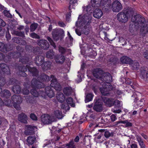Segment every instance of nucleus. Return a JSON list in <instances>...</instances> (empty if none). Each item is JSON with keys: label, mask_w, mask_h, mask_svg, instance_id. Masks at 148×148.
Returning <instances> with one entry per match:
<instances>
[{"label": "nucleus", "mask_w": 148, "mask_h": 148, "mask_svg": "<svg viewBox=\"0 0 148 148\" xmlns=\"http://www.w3.org/2000/svg\"><path fill=\"white\" fill-rule=\"evenodd\" d=\"M92 8L90 6H87L84 8L83 12L84 15L82 18L81 16H79L78 21L76 23V25H78V24L80 27L84 26V29H86L83 33L85 34H88V29L86 28V26L88 25L91 22V13Z\"/></svg>", "instance_id": "obj_1"}, {"label": "nucleus", "mask_w": 148, "mask_h": 148, "mask_svg": "<svg viewBox=\"0 0 148 148\" xmlns=\"http://www.w3.org/2000/svg\"><path fill=\"white\" fill-rule=\"evenodd\" d=\"M10 95V93L9 90H5L3 91L1 94V95L2 97H4V101H2L0 98V106L5 105L9 106L13 103L14 108L17 110H19L20 108L19 105H16L15 103L19 104L22 101L21 97L16 95H14L12 97V100L10 101L8 99Z\"/></svg>", "instance_id": "obj_2"}, {"label": "nucleus", "mask_w": 148, "mask_h": 148, "mask_svg": "<svg viewBox=\"0 0 148 148\" xmlns=\"http://www.w3.org/2000/svg\"><path fill=\"white\" fill-rule=\"evenodd\" d=\"M102 80L106 82L102 83V87L100 88V90L103 95L107 96L109 94V91L113 89L110 83L112 81V78L109 73H104Z\"/></svg>", "instance_id": "obj_3"}, {"label": "nucleus", "mask_w": 148, "mask_h": 148, "mask_svg": "<svg viewBox=\"0 0 148 148\" xmlns=\"http://www.w3.org/2000/svg\"><path fill=\"white\" fill-rule=\"evenodd\" d=\"M32 87L33 88L31 91V93L34 97H38V95H40L43 97L45 95V93L41 91H40L38 92L35 89V88H42L44 86V84L42 82L39 81H38L36 80V78H34L32 81Z\"/></svg>", "instance_id": "obj_4"}, {"label": "nucleus", "mask_w": 148, "mask_h": 148, "mask_svg": "<svg viewBox=\"0 0 148 148\" xmlns=\"http://www.w3.org/2000/svg\"><path fill=\"white\" fill-rule=\"evenodd\" d=\"M133 11L129 9L124 10L117 14V18L119 21L125 23L127 22L128 18L133 16Z\"/></svg>", "instance_id": "obj_5"}, {"label": "nucleus", "mask_w": 148, "mask_h": 148, "mask_svg": "<svg viewBox=\"0 0 148 148\" xmlns=\"http://www.w3.org/2000/svg\"><path fill=\"white\" fill-rule=\"evenodd\" d=\"M141 95V93L138 92L136 91L133 93L132 97V99L134 100V107L138 108L139 107L143 106L145 102L144 98H141L138 101L139 98Z\"/></svg>", "instance_id": "obj_6"}, {"label": "nucleus", "mask_w": 148, "mask_h": 148, "mask_svg": "<svg viewBox=\"0 0 148 148\" xmlns=\"http://www.w3.org/2000/svg\"><path fill=\"white\" fill-rule=\"evenodd\" d=\"M111 8L114 12H118L122 9L121 3L118 1H115L112 3Z\"/></svg>", "instance_id": "obj_7"}, {"label": "nucleus", "mask_w": 148, "mask_h": 148, "mask_svg": "<svg viewBox=\"0 0 148 148\" xmlns=\"http://www.w3.org/2000/svg\"><path fill=\"white\" fill-rule=\"evenodd\" d=\"M51 78L52 79L51 86L53 88L56 90L58 91H60L61 90V87L60 84L57 81L56 78L53 75H51Z\"/></svg>", "instance_id": "obj_8"}, {"label": "nucleus", "mask_w": 148, "mask_h": 148, "mask_svg": "<svg viewBox=\"0 0 148 148\" xmlns=\"http://www.w3.org/2000/svg\"><path fill=\"white\" fill-rule=\"evenodd\" d=\"M95 104L93 106V109L97 112H101L103 110L102 103L100 102V100L96 98L94 100Z\"/></svg>", "instance_id": "obj_9"}, {"label": "nucleus", "mask_w": 148, "mask_h": 148, "mask_svg": "<svg viewBox=\"0 0 148 148\" xmlns=\"http://www.w3.org/2000/svg\"><path fill=\"white\" fill-rule=\"evenodd\" d=\"M107 0H91V4L92 7H99L105 6Z\"/></svg>", "instance_id": "obj_10"}, {"label": "nucleus", "mask_w": 148, "mask_h": 148, "mask_svg": "<svg viewBox=\"0 0 148 148\" xmlns=\"http://www.w3.org/2000/svg\"><path fill=\"white\" fill-rule=\"evenodd\" d=\"M41 122L44 124L50 123L53 121L51 117L48 114H43L41 117Z\"/></svg>", "instance_id": "obj_11"}, {"label": "nucleus", "mask_w": 148, "mask_h": 148, "mask_svg": "<svg viewBox=\"0 0 148 148\" xmlns=\"http://www.w3.org/2000/svg\"><path fill=\"white\" fill-rule=\"evenodd\" d=\"M51 116L53 121L56 118L61 119L63 117L61 111L59 110H55L53 112Z\"/></svg>", "instance_id": "obj_12"}, {"label": "nucleus", "mask_w": 148, "mask_h": 148, "mask_svg": "<svg viewBox=\"0 0 148 148\" xmlns=\"http://www.w3.org/2000/svg\"><path fill=\"white\" fill-rule=\"evenodd\" d=\"M103 73V71L100 69H96L93 72V75L95 77L101 80H102Z\"/></svg>", "instance_id": "obj_13"}, {"label": "nucleus", "mask_w": 148, "mask_h": 148, "mask_svg": "<svg viewBox=\"0 0 148 148\" xmlns=\"http://www.w3.org/2000/svg\"><path fill=\"white\" fill-rule=\"evenodd\" d=\"M37 129L36 127L32 125H27L25 133L26 135H28L33 134L35 130Z\"/></svg>", "instance_id": "obj_14"}, {"label": "nucleus", "mask_w": 148, "mask_h": 148, "mask_svg": "<svg viewBox=\"0 0 148 148\" xmlns=\"http://www.w3.org/2000/svg\"><path fill=\"white\" fill-rule=\"evenodd\" d=\"M64 32L62 29L55 30L52 32L53 38L55 40L57 41L59 39L60 35L63 34Z\"/></svg>", "instance_id": "obj_15"}, {"label": "nucleus", "mask_w": 148, "mask_h": 148, "mask_svg": "<svg viewBox=\"0 0 148 148\" xmlns=\"http://www.w3.org/2000/svg\"><path fill=\"white\" fill-rule=\"evenodd\" d=\"M38 44L43 49H47L49 48V44L47 41L45 40H39L38 42Z\"/></svg>", "instance_id": "obj_16"}, {"label": "nucleus", "mask_w": 148, "mask_h": 148, "mask_svg": "<svg viewBox=\"0 0 148 148\" xmlns=\"http://www.w3.org/2000/svg\"><path fill=\"white\" fill-rule=\"evenodd\" d=\"M102 99L103 101L107 106L110 107L113 105V99H109L105 97H102Z\"/></svg>", "instance_id": "obj_17"}, {"label": "nucleus", "mask_w": 148, "mask_h": 148, "mask_svg": "<svg viewBox=\"0 0 148 148\" xmlns=\"http://www.w3.org/2000/svg\"><path fill=\"white\" fill-rule=\"evenodd\" d=\"M103 13L102 10L99 9H96L93 14L94 17L97 18H100L103 15Z\"/></svg>", "instance_id": "obj_18"}, {"label": "nucleus", "mask_w": 148, "mask_h": 148, "mask_svg": "<svg viewBox=\"0 0 148 148\" xmlns=\"http://www.w3.org/2000/svg\"><path fill=\"white\" fill-rule=\"evenodd\" d=\"M44 60V57L40 55L36 57V59L35 60V63L37 65L39 66L42 65V66L43 65L42 64Z\"/></svg>", "instance_id": "obj_19"}, {"label": "nucleus", "mask_w": 148, "mask_h": 148, "mask_svg": "<svg viewBox=\"0 0 148 148\" xmlns=\"http://www.w3.org/2000/svg\"><path fill=\"white\" fill-rule=\"evenodd\" d=\"M45 91L46 94L50 98H52L54 96V92L49 86L46 87Z\"/></svg>", "instance_id": "obj_20"}, {"label": "nucleus", "mask_w": 148, "mask_h": 148, "mask_svg": "<svg viewBox=\"0 0 148 148\" xmlns=\"http://www.w3.org/2000/svg\"><path fill=\"white\" fill-rule=\"evenodd\" d=\"M132 21L135 22H138V23L140 22L144 23L145 21V19L143 18H142L139 15H136L134 16L132 18Z\"/></svg>", "instance_id": "obj_21"}, {"label": "nucleus", "mask_w": 148, "mask_h": 148, "mask_svg": "<svg viewBox=\"0 0 148 148\" xmlns=\"http://www.w3.org/2000/svg\"><path fill=\"white\" fill-rule=\"evenodd\" d=\"M18 119V121L21 122L25 123H27V116L23 113H22L19 115Z\"/></svg>", "instance_id": "obj_22"}, {"label": "nucleus", "mask_w": 148, "mask_h": 148, "mask_svg": "<svg viewBox=\"0 0 148 148\" xmlns=\"http://www.w3.org/2000/svg\"><path fill=\"white\" fill-rule=\"evenodd\" d=\"M1 69L3 72L7 74H8L10 73L9 67L4 63H2L0 64Z\"/></svg>", "instance_id": "obj_23"}, {"label": "nucleus", "mask_w": 148, "mask_h": 148, "mask_svg": "<svg viewBox=\"0 0 148 148\" xmlns=\"http://www.w3.org/2000/svg\"><path fill=\"white\" fill-rule=\"evenodd\" d=\"M55 59L57 63H62L65 60V58L64 56L57 55L55 56Z\"/></svg>", "instance_id": "obj_24"}, {"label": "nucleus", "mask_w": 148, "mask_h": 148, "mask_svg": "<svg viewBox=\"0 0 148 148\" xmlns=\"http://www.w3.org/2000/svg\"><path fill=\"white\" fill-rule=\"evenodd\" d=\"M56 97L58 100L60 102L64 101L65 100V97L62 93H58L56 95Z\"/></svg>", "instance_id": "obj_25"}, {"label": "nucleus", "mask_w": 148, "mask_h": 148, "mask_svg": "<svg viewBox=\"0 0 148 148\" xmlns=\"http://www.w3.org/2000/svg\"><path fill=\"white\" fill-rule=\"evenodd\" d=\"M141 74L144 79L148 81V71H147L146 69L142 68L141 70Z\"/></svg>", "instance_id": "obj_26"}, {"label": "nucleus", "mask_w": 148, "mask_h": 148, "mask_svg": "<svg viewBox=\"0 0 148 148\" xmlns=\"http://www.w3.org/2000/svg\"><path fill=\"white\" fill-rule=\"evenodd\" d=\"M130 65L131 68L133 70H136L139 68V64L137 62H132Z\"/></svg>", "instance_id": "obj_27"}, {"label": "nucleus", "mask_w": 148, "mask_h": 148, "mask_svg": "<svg viewBox=\"0 0 148 148\" xmlns=\"http://www.w3.org/2000/svg\"><path fill=\"white\" fill-rule=\"evenodd\" d=\"M36 139V138L34 136H32L28 137L27 140V142L29 144L32 145L35 142Z\"/></svg>", "instance_id": "obj_28"}, {"label": "nucleus", "mask_w": 148, "mask_h": 148, "mask_svg": "<svg viewBox=\"0 0 148 148\" xmlns=\"http://www.w3.org/2000/svg\"><path fill=\"white\" fill-rule=\"evenodd\" d=\"M72 90L71 87H68L65 88L63 90L64 93L66 95H70L72 92Z\"/></svg>", "instance_id": "obj_29"}, {"label": "nucleus", "mask_w": 148, "mask_h": 148, "mask_svg": "<svg viewBox=\"0 0 148 148\" xmlns=\"http://www.w3.org/2000/svg\"><path fill=\"white\" fill-rule=\"evenodd\" d=\"M77 0H71L70 2V5L69 9L71 10L72 8H74L75 5H77Z\"/></svg>", "instance_id": "obj_30"}, {"label": "nucleus", "mask_w": 148, "mask_h": 148, "mask_svg": "<svg viewBox=\"0 0 148 148\" xmlns=\"http://www.w3.org/2000/svg\"><path fill=\"white\" fill-rule=\"evenodd\" d=\"M121 61L123 64H127L130 62L131 60L130 58L127 56H123L121 58Z\"/></svg>", "instance_id": "obj_31"}, {"label": "nucleus", "mask_w": 148, "mask_h": 148, "mask_svg": "<svg viewBox=\"0 0 148 148\" xmlns=\"http://www.w3.org/2000/svg\"><path fill=\"white\" fill-rule=\"evenodd\" d=\"M54 53L53 50H50L46 53V57L47 58H53L54 56Z\"/></svg>", "instance_id": "obj_32"}, {"label": "nucleus", "mask_w": 148, "mask_h": 148, "mask_svg": "<svg viewBox=\"0 0 148 148\" xmlns=\"http://www.w3.org/2000/svg\"><path fill=\"white\" fill-rule=\"evenodd\" d=\"M93 96V95L92 93H89L87 94L85 98V102L86 103L91 101L92 99Z\"/></svg>", "instance_id": "obj_33"}, {"label": "nucleus", "mask_w": 148, "mask_h": 148, "mask_svg": "<svg viewBox=\"0 0 148 148\" xmlns=\"http://www.w3.org/2000/svg\"><path fill=\"white\" fill-rule=\"evenodd\" d=\"M66 101L68 105H70L71 107H74L75 105L73 101V99L71 97H68L66 99Z\"/></svg>", "instance_id": "obj_34"}, {"label": "nucleus", "mask_w": 148, "mask_h": 148, "mask_svg": "<svg viewBox=\"0 0 148 148\" xmlns=\"http://www.w3.org/2000/svg\"><path fill=\"white\" fill-rule=\"evenodd\" d=\"M27 68L29 71L32 73L33 75L36 76L38 74V71L36 68L31 67H27Z\"/></svg>", "instance_id": "obj_35"}, {"label": "nucleus", "mask_w": 148, "mask_h": 148, "mask_svg": "<svg viewBox=\"0 0 148 148\" xmlns=\"http://www.w3.org/2000/svg\"><path fill=\"white\" fill-rule=\"evenodd\" d=\"M10 50L6 47L4 44L0 42V51L5 52L6 51H8Z\"/></svg>", "instance_id": "obj_36"}, {"label": "nucleus", "mask_w": 148, "mask_h": 148, "mask_svg": "<svg viewBox=\"0 0 148 148\" xmlns=\"http://www.w3.org/2000/svg\"><path fill=\"white\" fill-rule=\"evenodd\" d=\"M12 89L14 92L16 93H19L21 91V88L19 85L14 86Z\"/></svg>", "instance_id": "obj_37"}, {"label": "nucleus", "mask_w": 148, "mask_h": 148, "mask_svg": "<svg viewBox=\"0 0 148 148\" xmlns=\"http://www.w3.org/2000/svg\"><path fill=\"white\" fill-rule=\"evenodd\" d=\"M51 63L49 61L46 62L44 63V67L43 69L44 70H47L50 69Z\"/></svg>", "instance_id": "obj_38"}, {"label": "nucleus", "mask_w": 148, "mask_h": 148, "mask_svg": "<svg viewBox=\"0 0 148 148\" xmlns=\"http://www.w3.org/2000/svg\"><path fill=\"white\" fill-rule=\"evenodd\" d=\"M61 108L62 109L66 111L69 110V105L66 103H64L62 104L61 105Z\"/></svg>", "instance_id": "obj_39"}, {"label": "nucleus", "mask_w": 148, "mask_h": 148, "mask_svg": "<svg viewBox=\"0 0 148 148\" xmlns=\"http://www.w3.org/2000/svg\"><path fill=\"white\" fill-rule=\"evenodd\" d=\"M113 105H114L115 107L119 108L120 107L122 106V103L118 100H116L114 101V100Z\"/></svg>", "instance_id": "obj_40"}, {"label": "nucleus", "mask_w": 148, "mask_h": 148, "mask_svg": "<svg viewBox=\"0 0 148 148\" xmlns=\"http://www.w3.org/2000/svg\"><path fill=\"white\" fill-rule=\"evenodd\" d=\"M41 80L42 81H48L50 80V78L49 76L46 75L44 74L40 77Z\"/></svg>", "instance_id": "obj_41"}, {"label": "nucleus", "mask_w": 148, "mask_h": 148, "mask_svg": "<svg viewBox=\"0 0 148 148\" xmlns=\"http://www.w3.org/2000/svg\"><path fill=\"white\" fill-rule=\"evenodd\" d=\"M5 80L3 78L0 77V87L4 85L5 84ZM2 91V89L0 87V93Z\"/></svg>", "instance_id": "obj_42"}, {"label": "nucleus", "mask_w": 148, "mask_h": 148, "mask_svg": "<svg viewBox=\"0 0 148 148\" xmlns=\"http://www.w3.org/2000/svg\"><path fill=\"white\" fill-rule=\"evenodd\" d=\"M38 24L37 23H33L30 26V30L31 31H34L38 27Z\"/></svg>", "instance_id": "obj_43"}, {"label": "nucleus", "mask_w": 148, "mask_h": 148, "mask_svg": "<svg viewBox=\"0 0 148 148\" xmlns=\"http://www.w3.org/2000/svg\"><path fill=\"white\" fill-rule=\"evenodd\" d=\"M47 38L48 40L50 42L51 45H52L53 47H54V48H55L56 47V46L55 43L53 41V40L51 39V38H50L49 37H48Z\"/></svg>", "instance_id": "obj_44"}, {"label": "nucleus", "mask_w": 148, "mask_h": 148, "mask_svg": "<svg viewBox=\"0 0 148 148\" xmlns=\"http://www.w3.org/2000/svg\"><path fill=\"white\" fill-rule=\"evenodd\" d=\"M7 58H8L7 56L6 57H5L4 56H3V54L0 53V60H3L5 61L6 60H7Z\"/></svg>", "instance_id": "obj_45"}, {"label": "nucleus", "mask_w": 148, "mask_h": 148, "mask_svg": "<svg viewBox=\"0 0 148 148\" xmlns=\"http://www.w3.org/2000/svg\"><path fill=\"white\" fill-rule=\"evenodd\" d=\"M30 36L32 38L37 39L39 38V36L36 34L34 33H33L30 34Z\"/></svg>", "instance_id": "obj_46"}, {"label": "nucleus", "mask_w": 148, "mask_h": 148, "mask_svg": "<svg viewBox=\"0 0 148 148\" xmlns=\"http://www.w3.org/2000/svg\"><path fill=\"white\" fill-rule=\"evenodd\" d=\"M68 148H75L74 145H73V141L71 142L67 145Z\"/></svg>", "instance_id": "obj_47"}, {"label": "nucleus", "mask_w": 148, "mask_h": 148, "mask_svg": "<svg viewBox=\"0 0 148 148\" xmlns=\"http://www.w3.org/2000/svg\"><path fill=\"white\" fill-rule=\"evenodd\" d=\"M4 15L8 17H10L11 15L9 12L7 10H4L3 12Z\"/></svg>", "instance_id": "obj_48"}, {"label": "nucleus", "mask_w": 148, "mask_h": 148, "mask_svg": "<svg viewBox=\"0 0 148 148\" xmlns=\"http://www.w3.org/2000/svg\"><path fill=\"white\" fill-rule=\"evenodd\" d=\"M30 117L32 119L34 120H37V117L34 114L32 113L30 114Z\"/></svg>", "instance_id": "obj_49"}, {"label": "nucleus", "mask_w": 148, "mask_h": 148, "mask_svg": "<svg viewBox=\"0 0 148 148\" xmlns=\"http://www.w3.org/2000/svg\"><path fill=\"white\" fill-rule=\"evenodd\" d=\"M127 120H126L125 121H118L116 122L115 123V125H117L119 124L120 123H122L123 124H126V123L127 122Z\"/></svg>", "instance_id": "obj_50"}, {"label": "nucleus", "mask_w": 148, "mask_h": 148, "mask_svg": "<svg viewBox=\"0 0 148 148\" xmlns=\"http://www.w3.org/2000/svg\"><path fill=\"white\" fill-rule=\"evenodd\" d=\"M59 52H61L62 53H63L65 52V49L61 47H59Z\"/></svg>", "instance_id": "obj_51"}, {"label": "nucleus", "mask_w": 148, "mask_h": 148, "mask_svg": "<svg viewBox=\"0 0 148 148\" xmlns=\"http://www.w3.org/2000/svg\"><path fill=\"white\" fill-rule=\"evenodd\" d=\"M143 56L145 58L148 59V51L147 50L144 52Z\"/></svg>", "instance_id": "obj_52"}, {"label": "nucleus", "mask_w": 148, "mask_h": 148, "mask_svg": "<svg viewBox=\"0 0 148 148\" xmlns=\"http://www.w3.org/2000/svg\"><path fill=\"white\" fill-rule=\"evenodd\" d=\"M104 135L106 138H108L110 136V134L108 131H106L105 132Z\"/></svg>", "instance_id": "obj_53"}, {"label": "nucleus", "mask_w": 148, "mask_h": 148, "mask_svg": "<svg viewBox=\"0 0 148 148\" xmlns=\"http://www.w3.org/2000/svg\"><path fill=\"white\" fill-rule=\"evenodd\" d=\"M6 37L7 40H10L11 38V36L8 32H7L6 34Z\"/></svg>", "instance_id": "obj_54"}, {"label": "nucleus", "mask_w": 148, "mask_h": 148, "mask_svg": "<svg viewBox=\"0 0 148 148\" xmlns=\"http://www.w3.org/2000/svg\"><path fill=\"white\" fill-rule=\"evenodd\" d=\"M110 119L113 122L115 121L116 119V116L113 114L112 115L110 116Z\"/></svg>", "instance_id": "obj_55"}, {"label": "nucleus", "mask_w": 148, "mask_h": 148, "mask_svg": "<svg viewBox=\"0 0 148 148\" xmlns=\"http://www.w3.org/2000/svg\"><path fill=\"white\" fill-rule=\"evenodd\" d=\"M58 24L59 25L60 27H64L66 26L65 24L63 22L61 21L59 22Z\"/></svg>", "instance_id": "obj_56"}, {"label": "nucleus", "mask_w": 148, "mask_h": 148, "mask_svg": "<svg viewBox=\"0 0 148 148\" xmlns=\"http://www.w3.org/2000/svg\"><path fill=\"white\" fill-rule=\"evenodd\" d=\"M78 79L77 80V82H79L82 81V77H81V75L80 74H79L77 75Z\"/></svg>", "instance_id": "obj_57"}, {"label": "nucleus", "mask_w": 148, "mask_h": 148, "mask_svg": "<svg viewBox=\"0 0 148 148\" xmlns=\"http://www.w3.org/2000/svg\"><path fill=\"white\" fill-rule=\"evenodd\" d=\"M136 138L137 139V140L139 143H140V142H142L143 141V140H142L140 137L137 136Z\"/></svg>", "instance_id": "obj_58"}, {"label": "nucleus", "mask_w": 148, "mask_h": 148, "mask_svg": "<svg viewBox=\"0 0 148 148\" xmlns=\"http://www.w3.org/2000/svg\"><path fill=\"white\" fill-rule=\"evenodd\" d=\"M23 93L24 94H28L29 93V90L26 89H24L23 90Z\"/></svg>", "instance_id": "obj_59"}, {"label": "nucleus", "mask_w": 148, "mask_h": 148, "mask_svg": "<svg viewBox=\"0 0 148 148\" xmlns=\"http://www.w3.org/2000/svg\"><path fill=\"white\" fill-rule=\"evenodd\" d=\"M132 125V124L131 123L129 122L127 120V122L126 123V127H130Z\"/></svg>", "instance_id": "obj_60"}, {"label": "nucleus", "mask_w": 148, "mask_h": 148, "mask_svg": "<svg viewBox=\"0 0 148 148\" xmlns=\"http://www.w3.org/2000/svg\"><path fill=\"white\" fill-rule=\"evenodd\" d=\"M139 144L142 148H145V145L144 144L143 141L139 143Z\"/></svg>", "instance_id": "obj_61"}, {"label": "nucleus", "mask_w": 148, "mask_h": 148, "mask_svg": "<svg viewBox=\"0 0 148 148\" xmlns=\"http://www.w3.org/2000/svg\"><path fill=\"white\" fill-rule=\"evenodd\" d=\"M112 111L113 112L116 113H119L121 112V110L119 109L118 110L114 109L112 110Z\"/></svg>", "instance_id": "obj_62"}, {"label": "nucleus", "mask_w": 148, "mask_h": 148, "mask_svg": "<svg viewBox=\"0 0 148 148\" xmlns=\"http://www.w3.org/2000/svg\"><path fill=\"white\" fill-rule=\"evenodd\" d=\"M66 17L67 20L70 18L71 17V13L69 12L67 13L66 15Z\"/></svg>", "instance_id": "obj_63"}, {"label": "nucleus", "mask_w": 148, "mask_h": 148, "mask_svg": "<svg viewBox=\"0 0 148 148\" xmlns=\"http://www.w3.org/2000/svg\"><path fill=\"white\" fill-rule=\"evenodd\" d=\"M131 148H137V145L136 144H133L131 145Z\"/></svg>", "instance_id": "obj_64"}]
</instances>
